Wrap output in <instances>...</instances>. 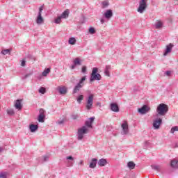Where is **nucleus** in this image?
I'll list each match as a JSON object with an SVG mask.
<instances>
[{"mask_svg":"<svg viewBox=\"0 0 178 178\" xmlns=\"http://www.w3.org/2000/svg\"><path fill=\"white\" fill-rule=\"evenodd\" d=\"M39 92L40 94H45V92H47V89L44 87H40L39 89Z\"/></svg>","mask_w":178,"mask_h":178,"instance_id":"obj_33","label":"nucleus"},{"mask_svg":"<svg viewBox=\"0 0 178 178\" xmlns=\"http://www.w3.org/2000/svg\"><path fill=\"white\" fill-rule=\"evenodd\" d=\"M175 131H178V127L177 126H175V127H173L171 130H170V133L172 134H173V133H175Z\"/></svg>","mask_w":178,"mask_h":178,"instance_id":"obj_36","label":"nucleus"},{"mask_svg":"<svg viewBox=\"0 0 178 178\" xmlns=\"http://www.w3.org/2000/svg\"><path fill=\"white\" fill-rule=\"evenodd\" d=\"M103 8H106L109 6V3L106 1L102 2Z\"/></svg>","mask_w":178,"mask_h":178,"instance_id":"obj_39","label":"nucleus"},{"mask_svg":"<svg viewBox=\"0 0 178 178\" xmlns=\"http://www.w3.org/2000/svg\"><path fill=\"white\" fill-rule=\"evenodd\" d=\"M49 158V157H48V156H44V157H43L44 161L47 162V161H48Z\"/></svg>","mask_w":178,"mask_h":178,"instance_id":"obj_48","label":"nucleus"},{"mask_svg":"<svg viewBox=\"0 0 178 178\" xmlns=\"http://www.w3.org/2000/svg\"><path fill=\"white\" fill-rule=\"evenodd\" d=\"M170 73H172L170 71H166L165 72L166 76H170Z\"/></svg>","mask_w":178,"mask_h":178,"instance_id":"obj_50","label":"nucleus"},{"mask_svg":"<svg viewBox=\"0 0 178 178\" xmlns=\"http://www.w3.org/2000/svg\"><path fill=\"white\" fill-rule=\"evenodd\" d=\"M31 74H33V72L25 74L24 76V79H27V77H30V76H31Z\"/></svg>","mask_w":178,"mask_h":178,"instance_id":"obj_43","label":"nucleus"},{"mask_svg":"<svg viewBox=\"0 0 178 178\" xmlns=\"http://www.w3.org/2000/svg\"><path fill=\"white\" fill-rule=\"evenodd\" d=\"M66 159H67V161H74V159L73 156H67V157H66Z\"/></svg>","mask_w":178,"mask_h":178,"instance_id":"obj_42","label":"nucleus"},{"mask_svg":"<svg viewBox=\"0 0 178 178\" xmlns=\"http://www.w3.org/2000/svg\"><path fill=\"white\" fill-rule=\"evenodd\" d=\"M14 106L15 109H17V111H22V108H23V106L22 105V100H16Z\"/></svg>","mask_w":178,"mask_h":178,"instance_id":"obj_13","label":"nucleus"},{"mask_svg":"<svg viewBox=\"0 0 178 178\" xmlns=\"http://www.w3.org/2000/svg\"><path fill=\"white\" fill-rule=\"evenodd\" d=\"M89 33L90 34H95V29H94L93 27H90L89 29Z\"/></svg>","mask_w":178,"mask_h":178,"instance_id":"obj_38","label":"nucleus"},{"mask_svg":"<svg viewBox=\"0 0 178 178\" xmlns=\"http://www.w3.org/2000/svg\"><path fill=\"white\" fill-rule=\"evenodd\" d=\"M110 108L113 112H119V106H118V104L116 103H111L110 104Z\"/></svg>","mask_w":178,"mask_h":178,"instance_id":"obj_14","label":"nucleus"},{"mask_svg":"<svg viewBox=\"0 0 178 178\" xmlns=\"http://www.w3.org/2000/svg\"><path fill=\"white\" fill-rule=\"evenodd\" d=\"M100 23L102 24H104V23H105V19H104V18L100 19Z\"/></svg>","mask_w":178,"mask_h":178,"instance_id":"obj_49","label":"nucleus"},{"mask_svg":"<svg viewBox=\"0 0 178 178\" xmlns=\"http://www.w3.org/2000/svg\"><path fill=\"white\" fill-rule=\"evenodd\" d=\"M143 144H144V145H143L144 148H147V147H149V145L151 143H149V140H146V141L144 142Z\"/></svg>","mask_w":178,"mask_h":178,"instance_id":"obj_37","label":"nucleus"},{"mask_svg":"<svg viewBox=\"0 0 178 178\" xmlns=\"http://www.w3.org/2000/svg\"><path fill=\"white\" fill-rule=\"evenodd\" d=\"M58 90L61 95H65L67 92V89L65 86L58 87Z\"/></svg>","mask_w":178,"mask_h":178,"instance_id":"obj_17","label":"nucleus"},{"mask_svg":"<svg viewBox=\"0 0 178 178\" xmlns=\"http://www.w3.org/2000/svg\"><path fill=\"white\" fill-rule=\"evenodd\" d=\"M94 120H95V117H91L88 119V120L85 122V127L92 128V123H94Z\"/></svg>","mask_w":178,"mask_h":178,"instance_id":"obj_11","label":"nucleus"},{"mask_svg":"<svg viewBox=\"0 0 178 178\" xmlns=\"http://www.w3.org/2000/svg\"><path fill=\"white\" fill-rule=\"evenodd\" d=\"M9 173L8 172H0V178H8Z\"/></svg>","mask_w":178,"mask_h":178,"instance_id":"obj_28","label":"nucleus"},{"mask_svg":"<svg viewBox=\"0 0 178 178\" xmlns=\"http://www.w3.org/2000/svg\"><path fill=\"white\" fill-rule=\"evenodd\" d=\"M37 24H42L44 23V18L42 17V15H38L36 18Z\"/></svg>","mask_w":178,"mask_h":178,"instance_id":"obj_20","label":"nucleus"},{"mask_svg":"<svg viewBox=\"0 0 178 178\" xmlns=\"http://www.w3.org/2000/svg\"><path fill=\"white\" fill-rule=\"evenodd\" d=\"M162 124V120L161 118H156L153 122V127L155 130H158L161 125Z\"/></svg>","mask_w":178,"mask_h":178,"instance_id":"obj_9","label":"nucleus"},{"mask_svg":"<svg viewBox=\"0 0 178 178\" xmlns=\"http://www.w3.org/2000/svg\"><path fill=\"white\" fill-rule=\"evenodd\" d=\"M65 120H61L58 121V124H63Z\"/></svg>","mask_w":178,"mask_h":178,"instance_id":"obj_47","label":"nucleus"},{"mask_svg":"<svg viewBox=\"0 0 178 178\" xmlns=\"http://www.w3.org/2000/svg\"><path fill=\"white\" fill-rule=\"evenodd\" d=\"M71 166H73V163H71Z\"/></svg>","mask_w":178,"mask_h":178,"instance_id":"obj_55","label":"nucleus"},{"mask_svg":"<svg viewBox=\"0 0 178 178\" xmlns=\"http://www.w3.org/2000/svg\"><path fill=\"white\" fill-rule=\"evenodd\" d=\"M41 77H42V76L40 75V76L38 77V79H41Z\"/></svg>","mask_w":178,"mask_h":178,"instance_id":"obj_53","label":"nucleus"},{"mask_svg":"<svg viewBox=\"0 0 178 178\" xmlns=\"http://www.w3.org/2000/svg\"><path fill=\"white\" fill-rule=\"evenodd\" d=\"M92 104H94V95L90 94L86 99V107L88 111L91 110V108H92Z\"/></svg>","mask_w":178,"mask_h":178,"instance_id":"obj_5","label":"nucleus"},{"mask_svg":"<svg viewBox=\"0 0 178 178\" xmlns=\"http://www.w3.org/2000/svg\"><path fill=\"white\" fill-rule=\"evenodd\" d=\"M88 133V128L87 127L83 126L78 129L77 132V140L79 141L84 138V136Z\"/></svg>","mask_w":178,"mask_h":178,"instance_id":"obj_4","label":"nucleus"},{"mask_svg":"<svg viewBox=\"0 0 178 178\" xmlns=\"http://www.w3.org/2000/svg\"><path fill=\"white\" fill-rule=\"evenodd\" d=\"M29 130L31 133H34L36 130H38V125L31 124L29 125Z\"/></svg>","mask_w":178,"mask_h":178,"instance_id":"obj_21","label":"nucleus"},{"mask_svg":"<svg viewBox=\"0 0 178 178\" xmlns=\"http://www.w3.org/2000/svg\"><path fill=\"white\" fill-rule=\"evenodd\" d=\"M109 70H111V65H106L104 70V74H106L107 77H111V74L109 73Z\"/></svg>","mask_w":178,"mask_h":178,"instance_id":"obj_24","label":"nucleus"},{"mask_svg":"<svg viewBox=\"0 0 178 178\" xmlns=\"http://www.w3.org/2000/svg\"><path fill=\"white\" fill-rule=\"evenodd\" d=\"M61 22H62L61 16H58L54 21V23H56V24H60Z\"/></svg>","mask_w":178,"mask_h":178,"instance_id":"obj_32","label":"nucleus"},{"mask_svg":"<svg viewBox=\"0 0 178 178\" xmlns=\"http://www.w3.org/2000/svg\"><path fill=\"white\" fill-rule=\"evenodd\" d=\"M121 127L122 129V134H129V124L127 123V121H123L122 124H121Z\"/></svg>","mask_w":178,"mask_h":178,"instance_id":"obj_8","label":"nucleus"},{"mask_svg":"<svg viewBox=\"0 0 178 178\" xmlns=\"http://www.w3.org/2000/svg\"><path fill=\"white\" fill-rule=\"evenodd\" d=\"M83 160H81L80 162H79V165H83Z\"/></svg>","mask_w":178,"mask_h":178,"instance_id":"obj_52","label":"nucleus"},{"mask_svg":"<svg viewBox=\"0 0 178 178\" xmlns=\"http://www.w3.org/2000/svg\"><path fill=\"white\" fill-rule=\"evenodd\" d=\"M21 66L24 67L26 66V60H22L21 62Z\"/></svg>","mask_w":178,"mask_h":178,"instance_id":"obj_46","label":"nucleus"},{"mask_svg":"<svg viewBox=\"0 0 178 178\" xmlns=\"http://www.w3.org/2000/svg\"><path fill=\"white\" fill-rule=\"evenodd\" d=\"M69 9H67L60 16L62 19H67V17H69Z\"/></svg>","mask_w":178,"mask_h":178,"instance_id":"obj_22","label":"nucleus"},{"mask_svg":"<svg viewBox=\"0 0 178 178\" xmlns=\"http://www.w3.org/2000/svg\"><path fill=\"white\" fill-rule=\"evenodd\" d=\"M76 66L74 64L73 65L71 66V69H76Z\"/></svg>","mask_w":178,"mask_h":178,"instance_id":"obj_51","label":"nucleus"},{"mask_svg":"<svg viewBox=\"0 0 178 178\" xmlns=\"http://www.w3.org/2000/svg\"><path fill=\"white\" fill-rule=\"evenodd\" d=\"M86 76H83L80 80L79 82L74 86L72 94H77L83 87H84V82L86 81Z\"/></svg>","mask_w":178,"mask_h":178,"instance_id":"obj_3","label":"nucleus"},{"mask_svg":"<svg viewBox=\"0 0 178 178\" xmlns=\"http://www.w3.org/2000/svg\"><path fill=\"white\" fill-rule=\"evenodd\" d=\"M172 48H173V44H170L167 45L166 49L163 54V56H166V55H168V54H170V52H172Z\"/></svg>","mask_w":178,"mask_h":178,"instance_id":"obj_15","label":"nucleus"},{"mask_svg":"<svg viewBox=\"0 0 178 178\" xmlns=\"http://www.w3.org/2000/svg\"><path fill=\"white\" fill-rule=\"evenodd\" d=\"M38 120L40 123H44L45 122V110L42 108L40 109Z\"/></svg>","mask_w":178,"mask_h":178,"instance_id":"obj_7","label":"nucleus"},{"mask_svg":"<svg viewBox=\"0 0 178 178\" xmlns=\"http://www.w3.org/2000/svg\"><path fill=\"white\" fill-rule=\"evenodd\" d=\"M74 65H81V61L80 60V59L79 58H76L74 60Z\"/></svg>","mask_w":178,"mask_h":178,"instance_id":"obj_30","label":"nucleus"},{"mask_svg":"<svg viewBox=\"0 0 178 178\" xmlns=\"http://www.w3.org/2000/svg\"><path fill=\"white\" fill-rule=\"evenodd\" d=\"M51 72V68H47L45 69L42 72V76L44 77H47L48 76V74Z\"/></svg>","mask_w":178,"mask_h":178,"instance_id":"obj_27","label":"nucleus"},{"mask_svg":"<svg viewBox=\"0 0 178 178\" xmlns=\"http://www.w3.org/2000/svg\"><path fill=\"white\" fill-rule=\"evenodd\" d=\"M42 10H43L42 6L40 7L38 15H42Z\"/></svg>","mask_w":178,"mask_h":178,"instance_id":"obj_45","label":"nucleus"},{"mask_svg":"<svg viewBox=\"0 0 178 178\" xmlns=\"http://www.w3.org/2000/svg\"><path fill=\"white\" fill-rule=\"evenodd\" d=\"M97 164L99 166H106L108 164V161L105 159H101L98 161Z\"/></svg>","mask_w":178,"mask_h":178,"instance_id":"obj_18","label":"nucleus"},{"mask_svg":"<svg viewBox=\"0 0 178 178\" xmlns=\"http://www.w3.org/2000/svg\"><path fill=\"white\" fill-rule=\"evenodd\" d=\"M0 152H2V149L0 147Z\"/></svg>","mask_w":178,"mask_h":178,"instance_id":"obj_54","label":"nucleus"},{"mask_svg":"<svg viewBox=\"0 0 178 178\" xmlns=\"http://www.w3.org/2000/svg\"><path fill=\"white\" fill-rule=\"evenodd\" d=\"M71 118H72V119H73L74 120H76V119H77V118H79V115H77V114H72V115H71Z\"/></svg>","mask_w":178,"mask_h":178,"instance_id":"obj_40","label":"nucleus"},{"mask_svg":"<svg viewBox=\"0 0 178 178\" xmlns=\"http://www.w3.org/2000/svg\"><path fill=\"white\" fill-rule=\"evenodd\" d=\"M127 167L129 169L133 170L136 168V163L133 161H129L127 163Z\"/></svg>","mask_w":178,"mask_h":178,"instance_id":"obj_26","label":"nucleus"},{"mask_svg":"<svg viewBox=\"0 0 178 178\" xmlns=\"http://www.w3.org/2000/svg\"><path fill=\"white\" fill-rule=\"evenodd\" d=\"M83 99H84V95H80L76 98V101H77L78 104H81V102L83 101Z\"/></svg>","mask_w":178,"mask_h":178,"instance_id":"obj_31","label":"nucleus"},{"mask_svg":"<svg viewBox=\"0 0 178 178\" xmlns=\"http://www.w3.org/2000/svg\"><path fill=\"white\" fill-rule=\"evenodd\" d=\"M147 1L148 0H140L139 1V6L137 9L139 13H144V11L147 9Z\"/></svg>","mask_w":178,"mask_h":178,"instance_id":"obj_6","label":"nucleus"},{"mask_svg":"<svg viewBox=\"0 0 178 178\" xmlns=\"http://www.w3.org/2000/svg\"><path fill=\"white\" fill-rule=\"evenodd\" d=\"M1 54L3 55H8V54H10V49H4L3 51H1Z\"/></svg>","mask_w":178,"mask_h":178,"instance_id":"obj_35","label":"nucleus"},{"mask_svg":"<svg viewBox=\"0 0 178 178\" xmlns=\"http://www.w3.org/2000/svg\"><path fill=\"white\" fill-rule=\"evenodd\" d=\"M7 113L10 116H13V115H15V111L13 109L7 110Z\"/></svg>","mask_w":178,"mask_h":178,"instance_id":"obj_34","label":"nucleus"},{"mask_svg":"<svg viewBox=\"0 0 178 178\" xmlns=\"http://www.w3.org/2000/svg\"><path fill=\"white\" fill-rule=\"evenodd\" d=\"M68 44L70 45H74L76 44V38H70L68 40Z\"/></svg>","mask_w":178,"mask_h":178,"instance_id":"obj_29","label":"nucleus"},{"mask_svg":"<svg viewBox=\"0 0 178 178\" xmlns=\"http://www.w3.org/2000/svg\"><path fill=\"white\" fill-rule=\"evenodd\" d=\"M163 24L161 21H157L154 25L155 29H162Z\"/></svg>","mask_w":178,"mask_h":178,"instance_id":"obj_25","label":"nucleus"},{"mask_svg":"<svg viewBox=\"0 0 178 178\" xmlns=\"http://www.w3.org/2000/svg\"><path fill=\"white\" fill-rule=\"evenodd\" d=\"M150 109H151V108H149L148 106L144 105L140 108H138V111L139 113H140L141 115H145V113H147V112H149Z\"/></svg>","mask_w":178,"mask_h":178,"instance_id":"obj_10","label":"nucleus"},{"mask_svg":"<svg viewBox=\"0 0 178 178\" xmlns=\"http://www.w3.org/2000/svg\"><path fill=\"white\" fill-rule=\"evenodd\" d=\"M104 16L107 20H111V18L113 16V12L112 10H107L104 13Z\"/></svg>","mask_w":178,"mask_h":178,"instance_id":"obj_12","label":"nucleus"},{"mask_svg":"<svg viewBox=\"0 0 178 178\" xmlns=\"http://www.w3.org/2000/svg\"><path fill=\"white\" fill-rule=\"evenodd\" d=\"M170 166L171 168H173V169H177L178 168V160L175 159L171 161L170 163Z\"/></svg>","mask_w":178,"mask_h":178,"instance_id":"obj_19","label":"nucleus"},{"mask_svg":"<svg viewBox=\"0 0 178 178\" xmlns=\"http://www.w3.org/2000/svg\"><path fill=\"white\" fill-rule=\"evenodd\" d=\"M31 74H33V72L25 74L24 76V79H27V77H30V76H31Z\"/></svg>","mask_w":178,"mask_h":178,"instance_id":"obj_44","label":"nucleus"},{"mask_svg":"<svg viewBox=\"0 0 178 178\" xmlns=\"http://www.w3.org/2000/svg\"><path fill=\"white\" fill-rule=\"evenodd\" d=\"M101 79H102V77L101 76V74H98V69L97 67H93L90 74V82L92 83L95 80L99 81Z\"/></svg>","mask_w":178,"mask_h":178,"instance_id":"obj_2","label":"nucleus"},{"mask_svg":"<svg viewBox=\"0 0 178 178\" xmlns=\"http://www.w3.org/2000/svg\"><path fill=\"white\" fill-rule=\"evenodd\" d=\"M151 168L153 170H156V172H161L162 170V166L159 165H152Z\"/></svg>","mask_w":178,"mask_h":178,"instance_id":"obj_23","label":"nucleus"},{"mask_svg":"<svg viewBox=\"0 0 178 178\" xmlns=\"http://www.w3.org/2000/svg\"><path fill=\"white\" fill-rule=\"evenodd\" d=\"M81 72L82 73H86L87 72V67L86 65L82 66Z\"/></svg>","mask_w":178,"mask_h":178,"instance_id":"obj_41","label":"nucleus"},{"mask_svg":"<svg viewBox=\"0 0 178 178\" xmlns=\"http://www.w3.org/2000/svg\"><path fill=\"white\" fill-rule=\"evenodd\" d=\"M97 161H98V159H92L91 162L90 163V165H89V168H90V169H95V168H97Z\"/></svg>","mask_w":178,"mask_h":178,"instance_id":"obj_16","label":"nucleus"},{"mask_svg":"<svg viewBox=\"0 0 178 178\" xmlns=\"http://www.w3.org/2000/svg\"><path fill=\"white\" fill-rule=\"evenodd\" d=\"M169 112V107L165 104H160L156 108V113L159 116H165Z\"/></svg>","mask_w":178,"mask_h":178,"instance_id":"obj_1","label":"nucleus"}]
</instances>
